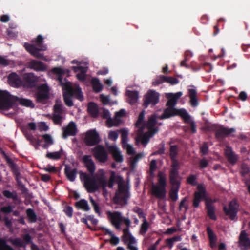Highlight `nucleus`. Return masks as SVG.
Returning <instances> with one entry per match:
<instances>
[{
  "label": "nucleus",
  "instance_id": "nucleus-1",
  "mask_svg": "<svg viewBox=\"0 0 250 250\" xmlns=\"http://www.w3.org/2000/svg\"><path fill=\"white\" fill-rule=\"evenodd\" d=\"M98 187H100L104 191L106 190L108 187L112 188L115 182L118 183V188L115 192L113 201L115 204H123L126 205L130 197L129 191V187L127 184L123 183V179L121 176H116L114 171L111 172L109 179L107 181L104 173L99 174L97 177Z\"/></svg>",
  "mask_w": 250,
  "mask_h": 250
},
{
  "label": "nucleus",
  "instance_id": "nucleus-2",
  "mask_svg": "<svg viewBox=\"0 0 250 250\" xmlns=\"http://www.w3.org/2000/svg\"><path fill=\"white\" fill-rule=\"evenodd\" d=\"M18 104L27 107H35L34 104L30 99L13 96L6 91L0 90V110H9L16 106Z\"/></svg>",
  "mask_w": 250,
  "mask_h": 250
},
{
  "label": "nucleus",
  "instance_id": "nucleus-3",
  "mask_svg": "<svg viewBox=\"0 0 250 250\" xmlns=\"http://www.w3.org/2000/svg\"><path fill=\"white\" fill-rule=\"evenodd\" d=\"M82 161L90 174L82 173L81 174L83 178L84 186L88 192H95L98 190L97 180L93 175L96 169L95 163L91 155H84L82 158Z\"/></svg>",
  "mask_w": 250,
  "mask_h": 250
},
{
  "label": "nucleus",
  "instance_id": "nucleus-4",
  "mask_svg": "<svg viewBox=\"0 0 250 250\" xmlns=\"http://www.w3.org/2000/svg\"><path fill=\"white\" fill-rule=\"evenodd\" d=\"M158 183L152 186L151 193L156 198L163 200L166 198L167 186V178L165 173L161 171L158 173Z\"/></svg>",
  "mask_w": 250,
  "mask_h": 250
},
{
  "label": "nucleus",
  "instance_id": "nucleus-5",
  "mask_svg": "<svg viewBox=\"0 0 250 250\" xmlns=\"http://www.w3.org/2000/svg\"><path fill=\"white\" fill-rule=\"evenodd\" d=\"M176 115H179L182 118L184 122L186 123L189 122L190 117L188 112L184 109H177L174 107H169L166 108L163 114L158 117L161 120L169 118Z\"/></svg>",
  "mask_w": 250,
  "mask_h": 250
},
{
  "label": "nucleus",
  "instance_id": "nucleus-6",
  "mask_svg": "<svg viewBox=\"0 0 250 250\" xmlns=\"http://www.w3.org/2000/svg\"><path fill=\"white\" fill-rule=\"evenodd\" d=\"M207 128L208 130L215 132V136L218 140H221L236 132V129L234 128H229L222 125L218 126L216 125H213L211 126L208 127Z\"/></svg>",
  "mask_w": 250,
  "mask_h": 250
},
{
  "label": "nucleus",
  "instance_id": "nucleus-7",
  "mask_svg": "<svg viewBox=\"0 0 250 250\" xmlns=\"http://www.w3.org/2000/svg\"><path fill=\"white\" fill-rule=\"evenodd\" d=\"M49 88L46 84H42L37 88L35 97L37 103L45 104L49 98Z\"/></svg>",
  "mask_w": 250,
  "mask_h": 250
},
{
  "label": "nucleus",
  "instance_id": "nucleus-8",
  "mask_svg": "<svg viewBox=\"0 0 250 250\" xmlns=\"http://www.w3.org/2000/svg\"><path fill=\"white\" fill-rule=\"evenodd\" d=\"M239 204L236 199L232 200L229 204L228 207L224 206L223 210L226 216L231 220L235 219L238 212Z\"/></svg>",
  "mask_w": 250,
  "mask_h": 250
},
{
  "label": "nucleus",
  "instance_id": "nucleus-9",
  "mask_svg": "<svg viewBox=\"0 0 250 250\" xmlns=\"http://www.w3.org/2000/svg\"><path fill=\"white\" fill-rule=\"evenodd\" d=\"M144 127L138 129L135 139L137 142H140L144 146H146L149 142L150 139L156 134V131H147L144 133Z\"/></svg>",
  "mask_w": 250,
  "mask_h": 250
},
{
  "label": "nucleus",
  "instance_id": "nucleus-10",
  "mask_svg": "<svg viewBox=\"0 0 250 250\" xmlns=\"http://www.w3.org/2000/svg\"><path fill=\"white\" fill-rule=\"evenodd\" d=\"M24 47L26 50L33 56L42 60L47 61V59L43 54L40 53V51H45L47 49L46 45H42L41 47H37L34 45L25 43Z\"/></svg>",
  "mask_w": 250,
  "mask_h": 250
},
{
  "label": "nucleus",
  "instance_id": "nucleus-11",
  "mask_svg": "<svg viewBox=\"0 0 250 250\" xmlns=\"http://www.w3.org/2000/svg\"><path fill=\"white\" fill-rule=\"evenodd\" d=\"M160 94L154 90H150L144 97V105L148 107L149 104L154 106L159 102Z\"/></svg>",
  "mask_w": 250,
  "mask_h": 250
},
{
  "label": "nucleus",
  "instance_id": "nucleus-12",
  "mask_svg": "<svg viewBox=\"0 0 250 250\" xmlns=\"http://www.w3.org/2000/svg\"><path fill=\"white\" fill-rule=\"evenodd\" d=\"M100 141L99 134L95 130L88 131L85 136L84 142L87 146H93L98 144Z\"/></svg>",
  "mask_w": 250,
  "mask_h": 250
},
{
  "label": "nucleus",
  "instance_id": "nucleus-13",
  "mask_svg": "<svg viewBox=\"0 0 250 250\" xmlns=\"http://www.w3.org/2000/svg\"><path fill=\"white\" fill-rule=\"evenodd\" d=\"M172 161L171 169L169 171V180H181L182 177L179 175L180 164L178 161L175 158H170Z\"/></svg>",
  "mask_w": 250,
  "mask_h": 250
},
{
  "label": "nucleus",
  "instance_id": "nucleus-14",
  "mask_svg": "<svg viewBox=\"0 0 250 250\" xmlns=\"http://www.w3.org/2000/svg\"><path fill=\"white\" fill-rule=\"evenodd\" d=\"M106 214L112 225L117 229H119L121 228V224L122 223L123 220L122 213L116 211L114 212L108 211H107Z\"/></svg>",
  "mask_w": 250,
  "mask_h": 250
},
{
  "label": "nucleus",
  "instance_id": "nucleus-15",
  "mask_svg": "<svg viewBox=\"0 0 250 250\" xmlns=\"http://www.w3.org/2000/svg\"><path fill=\"white\" fill-rule=\"evenodd\" d=\"M93 153L94 156L100 162L104 163L107 161V152L102 146H97L93 149Z\"/></svg>",
  "mask_w": 250,
  "mask_h": 250
},
{
  "label": "nucleus",
  "instance_id": "nucleus-16",
  "mask_svg": "<svg viewBox=\"0 0 250 250\" xmlns=\"http://www.w3.org/2000/svg\"><path fill=\"white\" fill-rule=\"evenodd\" d=\"M217 202L216 199H207L205 202V208L208 217L212 220H216L217 217L215 213V207L213 203Z\"/></svg>",
  "mask_w": 250,
  "mask_h": 250
},
{
  "label": "nucleus",
  "instance_id": "nucleus-17",
  "mask_svg": "<svg viewBox=\"0 0 250 250\" xmlns=\"http://www.w3.org/2000/svg\"><path fill=\"white\" fill-rule=\"evenodd\" d=\"M172 188L169 191V197L173 202H175L178 197V192L180 188L181 180H169Z\"/></svg>",
  "mask_w": 250,
  "mask_h": 250
},
{
  "label": "nucleus",
  "instance_id": "nucleus-18",
  "mask_svg": "<svg viewBox=\"0 0 250 250\" xmlns=\"http://www.w3.org/2000/svg\"><path fill=\"white\" fill-rule=\"evenodd\" d=\"M158 117L156 114H152L149 118L148 121L145 124V128L146 127L148 129V131H156V134L158 133L159 128L158 127L156 126L157 124V118Z\"/></svg>",
  "mask_w": 250,
  "mask_h": 250
},
{
  "label": "nucleus",
  "instance_id": "nucleus-19",
  "mask_svg": "<svg viewBox=\"0 0 250 250\" xmlns=\"http://www.w3.org/2000/svg\"><path fill=\"white\" fill-rule=\"evenodd\" d=\"M28 67L37 72H44L47 69V66L45 64L40 61L33 59L28 62Z\"/></svg>",
  "mask_w": 250,
  "mask_h": 250
},
{
  "label": "nucleus",
  "instance_id": "nucleus-20",
  "mask_svg": "<svg viewBox=\"0 0 250 250\" xmlns=\"http://www.w3.org/2000/svg\"><path fill=\"white\" fill-rule=\"evenodd\" d=\"M182 92H178L176 93H167L166 97L168 99L166 105L169 107H174L177 103L178 100L182 95Z\"/></svg>",
  "mask_w": 250,
  "mask_h": 250
},
{
  "label": "nucleus",
  "instance_id": "nucleus-21",
  "mask_svg": "<svg viewBox=\"0 0 250 250\" xmlns=\"http://www.w3.org/2000/svg\"><path fill=\"white\" fill-rule=\"evenodd\" d=\"M77 130L76 125L73 122L69 123L67 126L63 129L62 138L66 139L68 136H75Z\"/></svg>",
  "mask_w": 250,
  "mask_h": 250
},
{
  "label": "nucleus",
  "instance_id": "nucleus-22",
  "mask_svg": "<svg viewBox=\"0 0 250 250\" xmlns=\"http://www.w3.org/2000/svg\"><path fill=\"white\" fill-rule=\"evenodd\" d=\"M225 155L228 162L232 165H234L238 159V157L232 150V148L229 146H226L225 149Z\"/></svg>",
  "mask_w": 250,
  "mask_h": 250
},
{
  "label": "nucleus",
  "instance_id": "nucleus-23",
  "mask_svg": "<svg viewBox=\"0 0 250 250\" xmlns=\"http://www.w3.org/2000/svg\"><path fill=\"white\" fill-rule=\"evenodd\" d=\"M24 81L27 87L33 88L36 86L38 81V78L33 73H28L24 75Z\"/></svg>",
  "mask_w": 250,
  "mask_h": 250
},
{
  "label": "nucleus",
  "instance_id": "nucleus-24",
  "mask_svg": "<svg viewBox=\"0 0 250 250\" xmlns=\"http://www.w3.org/2000/svg\"><path fill=\"white\" fill-rule=\"evenodd\" d=\"M4 156L7 163L8 164L12 172L15 176L16 181H18L19 177L20 176V172L17 165L5 153L4 154Z\"/></svg>",
  "mask_w": 250,
  "mask_h": 250
},
{
  "label": "nucleus",
  "instance_id": "nucleus-25",
  "mask_svg": "<svg viewBox=\"0 0 250 250\" xmlns=\"http://www.w3.org/2000/svg\"><path fill=\"white\" fill-rule=\"evenodd\" d=\"M8 81L9 83L14 87H19L22 84L21 78L15 73H12L8 76Z\"/></svg>",
  "mask_w": 250,
  "mask_h": 250
},
{
  "label": "nucleus",
  "instance_id": "nucleus-26",
  "mask_svg": "<svg viewBox=\"0 0 250 250\" xmlns=\"http://www.w3.org/2000/svg\"><path fill=\"white\" fill-rule=\"evenodd\" d=\"M108 150L116 162L121 163L123 161V157L119 149L116 146H109Z\"/></svg>",
  "mask_w": 250,
  "mask_h": 250
},
{
  "label": "nucleus",
  "instance_id": "nucleus-27",
  "mask_svg": "<svg viewBox=\"0 0 250 250\" xmlns=\"http://www.w3.org/2000/svg\"><path fill=\"white\" fill-rule=\"evenodd\" d=\"M64 173L70 181L73 182L75 180L77 170L76 168H72L70 165H67L65 166Z\"/></svg>",
  "mask_w": 250,
  "mask_h": 250
},
{
  "label": "nucleus",
  "instance_id": "nucleus-28",
  "mask_svg": "<svg viewBox=\"0 0 250 250\" xmlns=\"http://www.w3.org/2000/svg\"><path fill=\"white\" fill-rule=\"evenodd\" d=\"M188 96L190 98L189 103L191 106L196 107L199 104V102L197 98V91L195 89L190 88L188 90Z\"/></svg>",
  "mask_w": 250,
  "mask_h": 250
},
{
  "label": "nucleus",
  "instance_id": "nucleus-29",
  "mask_svg": "<svg viewBox=\"0 0 250 250\" xmlns=\"http://www.w3.org/2000/svg\"><path fill=\"white\" fill-rule=\"evenodd\" d=\"M87 112L91 117H97L99 115V109L97 104L94 102H89L88 104Z\"/></svg>",
  "mask_w": 250,
  "mask_h": 250
},
{
  "label": "nucleus",
  "instance_id": "nucleus-30",
  "mask_svg": "<svg viewBox=\"0 0 250 250\" xmlns=\"http://www.w3.org/2000/svg\"><path fill=\"white\" fill-rule=\"evenodd\" d=\"M240 245L247 248L250 246V239L248 237V234L245 230L241 232L239 235Z\"/></svg>",
  "mask_w": 250,
  "mask_h": 250
},
{
  "label": "nucleus",
  "instance_id": "nucleus-31",
  "mask_svg": "<svg viewBox=\"0 0 250 250\" xmlns=\"http://www.w3.org/2000/svg\"><path fill=\"white\" fill-rule=\"evenodd\" d=\"M70 93L72 95L73 97H75L76 99L80 101H82L83 100V96L81 90V89L79 87L76 88H73L70 86L67 88Z\"/></svg>",
  "mask_w": 250,
  "mask_h": 250
},
{
  "label": "nucleus",
  "instance_id": "nucleus-32",
  "mask_svg": "<svg viewBox=\"0 0 250 250\" xmlns=\"http://www.w3.org/2000/svg\"><path fill=\"white\" fill-rule=\"evenodd\" d=\"M14 208L15 207L12 205L3 206L0 208V211L1 212L6 214L12 213L13 216H18L19 215V211L17 210H13Z\"/></svg>",
  "mask_w": 250,
  "mask_h": 250
},
{
  "label": "nucleus",
  "instance_id": "nucleus-33",
  "mask_svg": "<svg viewBox=\"0 0 250 250\" xmlns=\"http://www.w3.org/2000/svg\"><path fill=\"white\" fill-rule=\"evenodd\" d=\"M91 83L95 92L98 93L102 91L103 86L98 78H93L91 79Z\"/></svg>",
  "mask_w": 250,
  "mask_h": 250
},
{
  "label": "nucleus",
  "instance_id": "nucleus-34",
  "mask_svg": "<svg viewBox=\"0 0 250 250\" xmlns=\"http://www.w3.org/2000/svg\"><path fill=\"white\" fill-rule=\"evenodd\" d=\"M129 103L131 104H135L139 97V93L136 91H127L126 92Z\"/></svg>",
  "mask_w": 250,
  "mask_h": 250
},
{
  "label": "nucleus",
  "instance_id": "nucleus-35",
  "mask_svg": "<svg viewBox=\"0 0 250 250\" xmlns=\"http://www.w3.org/2000/svg\"><path fill=\"white\" fill-rule=\"evenodd\" d=\"M63 100L66 105L68 107H71L74 105L73 102L72 100L73 96L68 89L66 91L63 93Z\"/></svg>",
  "mask_w": 250,
  "mask_h": 250
},
{
  "label": "nucleus",
  "instance_id": "nucleus-36",
  "mask_svg": "<svg viewBox=\"0 0 250 250\" xmlns=\"http://www.w3.org/2000/svg\"><path fill=\"white\" fill-rule=\"evenodd\" d=\"M26 214L29 223H35L37 221V216L33 209H27L26 210Z\"/></svg>",
  "mask_w": 250,
  "mask_h": 250
},
{
  "label": "nucleus",
  "instance_id": "nucleus-37",
  "mask_svg": "<svg viewBox=\"0 0 250 250\" xmlns=\"http://www.w3.org/2000/svg\"><path fill=\"white\" fill-rule=\"evenodd\" d=\"M2 194L5 198L11 199L13 201H16L18 200V194L15 191L11 192L8 190H4L2 191Z\"/></svg>",
  "mask_w": 250,
  "mask_h": 250
},
{
  "label": "nucleus",
  "instance_id": "nucleus-38",
  "mask_svg": "<svg viewBox=\"0 0 250 250\" xmlns=\"http://www.w3.org/2000/svg\"><path fill=\"white\" fill-rule=\"evenodd\" d=\"M119 131L121 133V143L122 146L123 147H125V145L127 144L128 131L125 128L119 130Z\"/></svg>",
  "mask_w": 250,
  "mask_h": 250
},
{
  "label": "nucleus",
  "instance_id": "nucleus-39",
  "mask_svg": "<svg viewBox=\"0 0 250 250\" xmlns=\"http://www.w3.org/2000/svg\"><path fill=\"white\" fill-rule=\"evenodd\" d=\"M150 224L147 221L146 218L143 220V223L140 226V234L144 236L146 235L149 227Z\"/></svg>",
  "mask_w": 250,
  "mask_h": 250
},
{
  "label": "nucleus",
  "instance_id": "nucleus-40",
  "mask_svg": "<svg viewBox=\"0 0 250 250\" xmlns=\"http://www.w3.org/2000/svg\"><path fill=\"white\" fill-rule=\"evenodd\" d=\"M145 111H142L139 115L137 122L135 123V127L138 129H139L140 127H144V125L145 123H144V118H145Z\"/></svg>",
  "mask_w": 250,
  "mask_h": 250
},
{
  "label": "nucleus",
  "instance_id": "nucleus-41",
  "mask_svg": "<svg viewBox=\"0 0 250 250\" xmlns=\"http://www.w3.org/2000/svg\"><path fill=\"white\" fill-rule=\"evenodd\" d=\"M75 206L78 208H81L84 211H88L89 210V207L87 202L84 199H82L76 203Z\"/></svg>",
  "mask_w": 250,
  "mask_h": 250
},
{
  "label": "nucleus",
  "instance_id": "nucleus-42",
  "mask_svg": "<svg viewBox=\"0 0 250 250\" xmlns=\"http://www.w3.org/2000/svg\"><path fill=\"white\" fill-rule=\"evenodd\" d=\"M62 148L59 151L54 152H48L46 154V157L51 160H58L59 159L62 155Z\"/></svg>",
  "mask_w": 250,
  "mask_h": 250
},
{
  "label": "nucleus",
  "instance_id": "nucleus-43",
  "mask_svg": "<svg viewBox=\"0 0 250 250\" xmlns=\"http://www.w3.org/2000/svg\"><path fill=\"white\" fill-rule=\"evenodd\" d=\"M53 73L58 75V80L62 83V76L65 74V70L60 67H55L52 70Z\"/></svg>",
  "mask_w": 250,
  "mask_h": 250
},
{
  "label": "nucleus",
  "instance_id": "nucleus-44",
  "mask_svg": "<svg viewBox=\"0 0 250 250\" xmlns=\"http://www.w3.org/2000/svg\"><path fill=\"white\" fill-rule=\"evenodd\" d=\"M180 66L182 67H185L187 69L191 68L193 71H197L200 70L201 66L199 65L195 66L194 62H191L190 65L187 64V62L184 61H182L180 62Z\"/></svg>",
  "mask_w": 250,
  "mask_h": 250
},
{
  "label": "nucleus",
  "instance_id": "nucleus-45",
  "mask_svg": "<svg viewBox=\"0 0 250 250\" xmlns=\"http://www.w3.org/2000/svg\"><path fill=\"white\" fill-rule=\"evenodd\" d=\"M178 147L177 145L170 146V158H176L178 154Z\"/></svg>",
  "mask_w": 250,
  "mask_h": 250
},
{
  "label": "nucleus",
  "instance_id": "nucleus-46",
  "mask_svg": "<svg viewBox=\"0 0 250 250\" xmlns=\"http://www.w3.org/2000/svg\"><path fill=\"white\" fill-rule=\"evenodd\" d=\"M0 250H14L10 246L7 244L6 241L0 238Z\"/></svg>",
  "mask_w": 250,
  "mask_h": 250
},
{
  "label": "nucleus",
  "instance_id": "nucleus-47",
  "mask_svg": "<svg viewBox=\"0 0 250 250\" xmlns=\"http://www.w3.org/2000/svg\"><path fill=\"white\" fill-rule=\"evenodd\" d=\"M166 76L164 75H160L157 76L153 81V85H158L166 81Z\"/></svg>",
  "mask_w": 250,
  "mask_h": 250
},
{
  "label": "nucleus",
  "instance_id": "nucleus-48",
  "mask_svg": "<svg viewBox=\"0 0 250 250\" xmlns=\"http://www.w3.org/2000/svg\"><path fill=\"white\" fill-rule=\"evenodd\" d=\"M123 240L125 243H126L129 240L130 236H133L130 233L129 228H124L123 230Z\"/></svg>",
  "mask_w": 250,
  "mask_h": 250
},
{
  "label": "nucleus",
  "instance_id": "nucleus-49",
  "mask_svg": "<svg viewBox=\"0 0 250 250\" xmlns=\"http://www.w3.org/2000/svg\"><path fill=\"white\" fill-rule=\"evenodd\" d=\"M128 243L127 244V248L129 250H138V248L133 245L135 244L136 241L133 236H130L129 240L127 241Z\"/></svg>",
  "mask_w": 250,
  "mask_h": 250
},
{
  "label": "nucleus",
  "instance_id": "nucleus-50",
  "mask_svg": "<svg viewBox=\"0 0 250 250\" xmlns=\"http://www.w3.org/2000/svg\"><path fill=\"white\" fill-rule=\"evenodd\" d=\"M63 211L68 217L71 218L72 217L73 210L72 207L68 205L65 206L64 207Z\"/></svg>",
  "mask_w": 250,
  "mask_h": 250
},
{
  "label": "nucleus",
  "instance_id": "nucleus-51",
  "mask_svg": "<svg viewBox=\"0 0 250 250\" xmlns=\"http://www.w3.org/2000/svg\"><path fill=\"white\" fill-rule=\"evenodd\" d=\"M132 211L137 213L140 218H146V214L144 212L142 208L138 207H135L132 209Z\"/></svg>",
  "mask_w": 250,
  "mask_h": 250
},
{
  "label": "nucleus",
  "instance_id": "nucleus-52",
  "mask_svg": "<svg viewBox=\"0 0 250 250\" xmlns=\"http://www.w3.org/2000/svg\"><path fill=\"white\" fill-rule=\"evenodd\" d=\"M187 198L184 197L182 199V200L181 201L179 207V209L180 210H181L183 208H184L185 209V211H187L188 209V204L187 203Z\"/></svg>",
  "mask_w": 250,
  "mask_h": 250
},
{
  "label": "nucleus",
  "instance_id": "nucleus-53",
  "mask_svg": "<svg viewBox=\"0 0 250 250\" xmlns=\"http://www.w3.org/2000/svg\"><path fill=\"white\" fill-rule=\"evenodd\" d=\"M119 130L117 131H110L108 133V139L112 141H116L119 136Z\"/></svg>",
  "mask_w": 250,
  "mask_h": 250
},
{
  "label": "nucleus",
  "instance_id": "nucleus-54",
  "mask_svg": "<svg viewBox=\"0 0 250 250\" xmlns=\"http://www.w3.org/2000/svg\"><path fill=\"white\" fill-rule=\"evenodd\" d=\"M197 177L195 175H190L187 179V183L191 186H196L197 184L196 182Z\"/></svg>",
  "mask_w": 250,
  "mask_h": 250
},
{
  "label": "nucleus",
  "instance_id": "nucleus-55",
  "mask_svg": "<svg viewBox=\"0 0 250 250\" xmlns=\"http://www.w3.org/2000/svg\"><path fill=\"white\" fill-rule=\"evenodd\" d=\"M207 232L210 242H213L216 240V236L214 234L213 231L210 227H208L207 229Z\"/></svg>",
  "mask_w": 250,
  "mask_h": 250
},
{
  "label": "nucleus",
  "instance_id": "nucleus-56",
  "mask_svg": "<svg viewBox=\"0 0 250 250\" xmlns=\"http://www.w3.org/2000/svg\"><path fill=\"white\" fill-rule=\"evenodd\" d=\"M11 243L17 247H25V245H23L22 241L19 238H17L14 239H12L11 241Z\"/></svg>",
  "mask_w": 250,
  "mask_h": 250
},
{
  "label": "nucleus",
  "instance_id": "nucleus-57",
  "mask_svg": "<svg viewBox=\"0 0 250 250\" xmlns=\"http://www.w3.org/2000/svg\"><path fill=\"white\" fill-rule=\"evenodd\" d=\"M179 81L176 78L166 76L165 82L170 83L171 85H175L179 83Z\"/></svg>",
  "mask_w": 250,
  "mask_h": 250
},
{
  "label": "nucleus",
  "instance_id": "nucleus-58",
  "mask_svg": "<svg viewBox=\"0 0 250 250\" xmlns=\"http://www.w3.org/2000/svg\"><path fill=\"white\" fill-rule=\"evenodd\" d=\"M125 109H121L119 111L115 113V120L118 121V122H120V118L125 116Z\"/></svg>",
  "mask_w": 250,
  "mask_h": 250
},
{
  "label": "nucleus",
  "instance_id": "nucleus-59",
  "mask_svg": "<svg viewBox=\"0 0 250 250\" xmlns=\"http://www.w3.org/2000/svg\"><path fill=\"white\" fill-rule=\"evenodd\" d=\"M195 198L199 199L200 200H202V199H204L206 201L207 196L206 194H204V191L197 192L196 191L194 193V197Z\"/></svg>",
  "mask_w": 250,
  "mask_h": 250
},
{
  "label": "nucleus",
  "instance_id": "nucleus-60",
  "mask_svg": "<svg viewBox=\"0 0 250 250\" xmlns=\"http://www.w3.org/2000/svg\"><path fill=\"white\" fill-rule=\"evenodd\" d=\"M71 69L75 73L80 72V73H86L87 71L86 68L82 66H72Z\"/></svg>",
  "mask_w": 250,
  "mask_h": 250
},
{
  "label": "nucleus",
  "instance_id": "nucleus-61",
  "mask_svg": "<svg viewBox=\"0 0 250 250\" xmlns=\"http://www.w3.org/2000/svg\"><path fill=\"white\" fill-rule=\"evenodd\" d=\"M52 120L56 125H61L62 122V117L59 114H54L52 117Z\"/></svg>",
  "mask_w": 250,
  "mask_h": 250
},
{
  "label": "nucleus",
  "instance_id": "nucleus-62",
  "mask_svg": "<svg viewBox=\"0 0 250 250\" xmlns=\"http://www.w3.org/2000/svg\"><path fill=\"white\" fill-rule=\"evenodd\" d=\"M119 123V122H118V121H116L115 119L113 120L111 117L107 119L106 124L109 127L113 126H117Z\"/></svg>",
  "mask_w": 250,
  "mask_h": 250
},
{
  "label": "nucleus",
  "instance_id": "nucleus-63",
  "mask_svg": "<svg viewBox=\"0 0 250 250\" xmlns=\"http://www.w3.org/2000/svg\"><path fill=\"white\" fill-rule=\"evenodd\" d=\"M42 138L44 140L45 142L48 145H51L53 144V141L51 136L48 134H44L42 136Z\"/></svg>",
  "mask_w": 250,
  "mask_h": 250
},
{
  "label": "nucleus",
  "instance_id": "nucleus-64",
  "mask_svg": "<svg viewBox=\"0 0 250 250\" xmlns=\"http://www.w3.org/2000/svg\"><path fill=\"white\" fill-rule=\"evenodd\" d=\"M250 172V168L245 164H242L241 166V170L240 173L241 175L245 176Z\"/></svg>",
  "mask_w": 250,
  "mask_h": 250
}]
</instances>
